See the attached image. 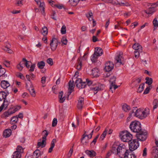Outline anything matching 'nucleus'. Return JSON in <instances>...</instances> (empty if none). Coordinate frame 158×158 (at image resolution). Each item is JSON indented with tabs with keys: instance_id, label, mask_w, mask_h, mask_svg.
I'll return each instance as SVG.
<instances>
[{
	"instance_id": "nucleus-11",
	"label": "nucleus",
	"mask_w": 158,
	"mask_h": 158,
	"mask_svg": "<svg viewBox=\"0 0 158 158\" xmlns=\"http://www.w3.org/2000/svg\"><path fill=\"white\" fill-rule=\"evenodd\" d=\"M84 103V99L83 98L80 97L78 100L77 107L78 109L81 110Z\"/></svg>"
},
{
	"instance_id": "nucleus-49",
	"label": "nucleus",
	"mask_w": 158,
	"mask_h": 158,
	"mask_svg": "<svg viewBox=\"0 0 158 158\" xmlns=\"http://www.w3.org/2000/svg\"><path fill=\"white\" fill-rule=\"evenodd\" d=\"M29 90L32 96L35 97V93L34 89L33 88H31V89H29Z\"/></svg>"
},
{
	"instance_id": "nucleus-5",
	"label": "nucleus",
	"mask_w": 158,
	"mask_h": 158,
	"mask_svg": "<svg viewBox=\"0 0 158 158\" xmlns=\"http://www.w3.org/2000/svg\"><path fill=\"white\" fill-rule=\"evenodd\" d=\"M129 143V150L133 151L136 150L139 146V143L137 139H133Z\"/></svg>"
},
{
	"instance_id": "nucleus-41",
	"label": "nucleus",
	"mask_w": 158,
	"mask_h": 158,
	"mask_svg": "<svg viewBox=\"0 0 158 158\" xmlns=\"http://www.w3.org/2000/svg\"><path fill=\"white\" fill-rule=\"evenodd\" d=\"M116 78L115 76H113L111 77L110 80V85L114 84H115Z\"/></svg>"
},
{
	"instance_id": "nucleus-35",
	"label": "nucleus",
	"mask_w": 158,
	"mask_h": 158,
	"mask_svg": "<svg viewBox=\"0 0 158 158\" xmlns=\"http://www.w3.org/2000/svg\"><path fill=\"white\" fill-rule=\"evenodd\" d=\"M37 65L38 68L40 69H43L45 66V63L43 61H42L38 63Z\"/></svg>"
},
{
	"instance_id": "nucleus-53",
	"label": "nucleus",
	"mask_w": 158,
	"mask_h": 158,
	"mask_svg": "<svg viewBox=\"0 0 158 158\" xmlns=\"http://www.w3.org/2000/svg\"><path fill=\"white\" fill-rule=\"evenodd\" d=\"M142 51H135L134 54L135 55V57L136 58H138L139 55V53L141 52Z\"/></svg>"
},
{
	"instance_id": "nucleus-25",
	"label": "nucleus",
	"mask_w": 158,
	"mask_h": 158,
	"mask_svg": "<svg viewBox=\"0 0 158 158\" xmlns=\"http://www.w3.org/2000/svg\"><path fill=\"white\" fill-rule=\"evenodd\" d=\"M46 140L43 139L42 141L38 142L37 143V148L41 147L42 148L44 147L46 145Z\"/></svg>"
},
{
	"instance_id": "nucleus-39",
	"label": "nucleus",
	"mask_w": 158,
	"mask_h": 158,
	"mask_svg": "<svg viewBox=\"0 0 158 158\" xmlns=\"http://www.w3.org/2000/svg\"><path fill=\"white\" fill-rule=\"evenodd\" d=\"M48 135V132L46 130H44L42 132V135H43L42 139L46 140V137Z\"/></svg>"
},
{
	"instance_id": "nucleus-60",
	"label": "nucleus",
	"mask_w": 158,
	"mask_h": 158,
	"mask_svg": "<svg viewBox=\"0 0 158 158\" xmlns=\"http://www.w3.org/2000/svg\"><path fill=\"white\" fill-rule=\"evenodd\" d=\"M73 146L72 148L70 149V150L67 154L68 157L69 158L72 155L73 152Z\"/></svg>"
},
{
	"instance_id": "nucleus-59",
	"label": "nucleus",
	"mask_w": 158,
	"mask_h": 158,
	"mask_svg": "<svg viewBox=\"0 0 158 158\" xmlns=\"http://www.w3.org/2000/svg\"><path fill=\"white\" fill-rule=\"evenodd\" d=\"M47 62L50 65H52L53 64L52 60V58L48 59L47 60Z\"/></svg>"
},
{
	"instance_id": "nucleus-40",
	"label": "nucleus",
	"mask_w": 158,
	"mask_h": 158,
	"mask_svg": "<svg viewBox=\"0 0 158 158\" xmlns=\"http://www.w3.org/2000/svg\"><path fill=\"white\" fill-rule=\"evenodd\" d=\"M23 61H24L25 66H26L27 68H29L30 66V64H31V63L29 61H27V60L24 58L23 59Z\"/></svg>"
},
{
	"instance_id": "nucleus-22",
	"label": "nucleus",
	"mask_w": 158,
	"mask_h": 158,
	"mask_svg": "<svg viewBox=\"0 0 158 158\" xmlns=\"http://www.w3.org/2000/svg\"><path fill=\"white\" fill-rule=\"evenodd\" d=\"M155 11L154 7L149 8L145 10V13L149 16L151 15Z\"/></svg>"
},
{
	"instance_id": "nucleus-29",
	"label": "nucleus",
	"mask_w": 158,
	"mask_h": 158,
	"mask_svg": "<svg viewBox=\"0 0 158 158\" xmlns=\"http://www.w3.org/2000/svg\"><path fill=\"white\" fill-rule=\"evenodd\" d=\"M56 142V140L55 139H53L52 140L51 144V147L49 149L48 152L51 153L55 145V143Z\"/></svg>"
},
{
	"instance_id": "nucleus-4",
	"label": "nucleus",
	"mask_w": 158,
	"mask_h": 158,
	"mask_svg": "<svg viewBox=\"0 0 158 158\" xmlns=\"http://www.w3.org/2000/svg\"><path fill=\"white\" fill-rule=\"evenodd\" d=\"M129 127L131 130L134 132L138 133L142 130L140 122L136 121L131 122L130 125Z\"/></svg>"
},
{
	"instance_id": "nucleus-10",
	"label": "nucleus",
	"mask_w": 158,
	"mask_h": 158,
	"mask_svg": "<svg viewBox=\"0 0 158 158\" xmlns=\"http://www.w3.org/2000/svg\"><path fill=\"white\" fill-rule=\"evenodd\" d=\"M35 1L36 2L38 5L39 3L40 4L39 6L40 8V10L42 11V14H43L44 13L45 4L43 0H35Z\"/></svg>"
},
{
	"instance_id": "nucleus-15",
	"label": "nucleus",
	"mask_w": 158,
	"mask_h": 158,
	"mask_svg": "<svg viewBox=\"0 0 158 158\" xmlns=\"http://www.w3.org/2000/svg\"><path fill=\"white\" fill-rule=\"evenodd\" d=\"M85 153L90 157H94L96 155V153L93 150H87L85 151Z\"/></svg>"
},
{
	"instance_id": "nucleus-21",
	"label": "nucleus",
	"mask_w": 158,
	"mask_h": 158,
	"mask_svg": "<svg viewBox=\"0 0 158 158\" xmlns=\"http://www.w3.org/2000/svg\"><path fill=\"white\" fill-rule=\"evenodd\" d=\"M11 110L9 109L7 111L4 113L2 115V118H6L10 116L13 114Z\"/></svg>"
},
{
	"instance_id": "nucleus-17",
	"label": "nucleus",
	"mask_w": 158,
	"mask_h": 158,
	"mask_svg": "<svg viewBox=\"0 0 158 158\" xmlns=\"http://www.w3.org/2000/svg\"><path fill=\"white\" fill-rule=\"evenodd\" d=\"M92 74L94 77H97L99 75V70L98 69L94 68L92 70Z\"/></svg>"
},
{
	"instance_id": "nucleus-31",
	"label": "nucleus",
	"mask_w": 158,
	"mask_h": 158,
	"mask_svg": "<svg viewBox=\"0 0 158 158\" xmlns=\"http://www.w3.org/2000/svg\"><path fill=\"white\" fill-rule=\"evenodd\" d=\"M98 56H98V55H97L94 52V54L91 56V61L93 62H96Z\"/></svg>"
},
{
	"instance_id": "nucleus-37",
	"label": "nucleus",
	"mask_w": 158,
	"mask_h": 158,
	"mask_svg": "<svg viewBox=\"0 0 158 158\" xmlns=\"http://www.w3.org/2000/svg\"><path fill=\"white\" fill-rule=\"evenodd\" d=\"M123 109L125 112H127L130 110V107L126 104H124L123 106Z\"/></svg>"
},
{
	"instance_id": "nucleus-52",
	"label": "nucleus",
	"mask_w": 158,
	"mask_h": 158,
	"mask_svg": "<svg viewBox=\"0 0 158 158\" xmlns=\"http://www.w3.org/2000/svg\"><path fill=\"white\" fill-rule=\"evenodd\" d=\"M3 50L9 53H11L13 52L12 50L7 47H5L3 48Z\"/></svg>"
},
{
	"instance_id": "nucleus-28",
	"label": "nucleus",
	"mask_w": 158,
	"mask_h": 158,
	"mask_svg": "<svg viewBox=\"0 0 158 158\" xmlns=\"http://www.w3.org/2000/svg\"><path fill=\"white\" fill-rule=\"evenodd\" d=\"M79 0H69V3L72 6H76L78 3Z\"/></svg>"
},
{
	"instance_id": "nucleus-24",
	"label": "nucleus",
	"mask_w": 158,
	"mask_h": 158,
	"mask_svg": "<svg viewBox=\"0 0 158 158\" xmlns=\"http://www.w3.org/2000/svg\"><path fill=\"white\" fill-rule=\"evenodd\" d=\"M63 95V92L61 91L59 92L58 98L59 99V102L61 103H63L65 100V97L64 96L63 98L62 96Z\"/></svg>"
},
{
	"instance_id": "nucleus-33",
	"label": "nucleus",
	"mask_w": 158,
	"mask_h": 158,
	"mask_svg": "<svg viewBox=\"0 0 158 158\" xmlns=\"http://www.w3.org/2000/svg\"><path fill=\"white\" fill-rule=\"evenodd\" d=\"M86 85L85 82H82L81 83L78 84L77 85V87L79 89H82L85 88Z\"/></svg>"
},
{
	"instance_id": "nucleus-51",
	"label": "nucleus",
	"mask_w": 158,
	"mask_h": 158,
	"mask_svg": "<svg viewBox=\"0 0 158 158\" xmlns=\"http://www.w3.org/2000/svg\"><path fill=\"white\" fill-rule=\"evenodd\" d=\"M136 107H134L133 108V109L131 110L130 113L129 114V117H131V116L132 115V114L134 113H135L136 111Z\"/></svg>"
},
{
	"instance_id": "nucleus-63",
	"label": "nucleus",
	"mask_w": 158,
	"mask_h": 158,
	"mask_svg": "<svg viewBox=\"0 0 158 158\" xmlns=\"http://www.w3.org/2000/svg\"><path fill=\"white\" fill-rule=\"evenodd\" d=\"M150 89L149 87H147L145 89L143 92V94H147L150 91Z\"/></svg>"
},
{
	"instance_id": "nucleus-8",
	"label": "nucleus",
	"mask_w": 158,
	"mask_h": 158,
	"mask_svg": "<svg viewBox=\"0 0 158 158\" xmlns=\"http://www.w3.org/2000/svg\"><path fill=\"white\" fill-rule=\"evenodd\" d=\"M132 151L127 150L124 154L123 158H136V156L132 152Z\"/></svg>"
},
{
	"instance_id": "nucleus-20",
	"label": "nucleus",
	"mask_w": 158,
	"mask_h": 158,
	"mask_svg": "<svg viewBox=\"0 0 158 158\" xmlns=\"http://www.w3.org/2000/svg\"><path fill=\"white\" fill-rule=\"evenodd\" d=\"M11 134V131L10 129H7L5 130L3 132V135L4 137L7 138L9 137Z\"/></svg>"
},
{
	"instance_id": "nucleus-19",
	"label": "nucleus",
	"mask_w": 158,
	"mask_h": 158,
	"mask_svg": "<svg viewBox=\"0 0 158 158\" xmlns=\"http://www.w3.org/2000/svg\"><path fill=\"white\" fill-rule=\"evenodd\" d=\"M1 85L2 88L5 89L9 87L10 84L8 81L3 80L1 82Z\"/></svg>"
},
{
	"instance_id": "nucleus-54",
	"label": "nucleus",
	"mask_w": 158,
	"mask_h": 158,
	"mask_svg": "<svg viewBox=\"0 0 158 158\" xmlns=\"http://www.w3.org/2000/svg\"><path fill=\"white\" fill-rule=\"evenodd\" d=\"M20 108V106H18L15 108H10V109L11 110V111L12 112H13V114L17 111L18 110H19Z\"/></svg>"
},
{
	"instance_id": "nucleus-9",
	"label": "nucleus",
	"mask_w": 158,
	"mask_h": 158,
	"mask_svg": "<svg viewBox=\"0 0 158 158\" xmlns=\"http://www.w3.org/2000/svg\"><path fill=\"white\" fill-rule=\"evenodd\" d=\"M113 68L114 64L113 62L108 61L105 64V70L106 72H109L111 71Z\"/></svg>"
},
{
	"instance_id": "nucleus-48",
	"label": "nucleus",
	"mask_w": 158,
	"mask_h": 158,
	"mask_svg": "<svg viewBox=\"0 0 158 158\" xmlns=\"http://www.w3.org/2000/svg\"><path fill=\"white\" fill-rule=\"evenodd\" d=\"M61 32L62 34H64L66 33V27L64 25H63L61 29Z\"/></svg>"
},
{
	"instance_id": "nucleus-46",
	"label": "nucleus",
	"mask_w": 158,
	"mask_h": 158,
	"mask_svg": "<svg viewBox=\"0 0 158 158\" xmlns=\"http://www.w3.org/2000/svg\"><path fill=\"white\" fill-rule=\"evenodd\" d=\"M118 87V85H115V84H113L112 85H110V91H111L112 93H113V91L112 89V88H114V91Z\"/></svg>"
},
{
	"instance_id": "nucleus-43",
	"label": "nucleus",
	"mask_w": 158,
	"mask_h": 158,
	"mask_svg": "<svg viewBox=\"0 0 158 158\" xmlns=\"http://www.w3.org/2000/svg\"><path fill=\"white\" fill-rule=\"evenodd\" d=\"M99 136V135H97L96 137L94 139L90 144V146L91 147H94V146Z\"/></svg>"
},
{
	"instance_id": "nucleus-6",
	"label": "nucleus",
	"mask_w": 158,
	"mask_h": 158,
	"mask_svg": "<svg viewBox=\"0 0 158 158\" xmlns=\"http://www.w3.org/2000/svg\"><path fill=\"white\" fill-rule=\"evenodd\" d=\"M147 133L146 131H142V130L138 133H137L136 136L139 140L144 141L147 138Z\"/></svg>"
},
{
	"instance_id": "nucleus-30",
	"label": "nucleus",
	"mask_w": 158,
	"mask_h": 158,
	"mask_svg": "<svg viewBox=\"0 0 158 158\" xmlns=\"http://www.w3.org/2000/svg\"><path fill=\"white\" fill-rule=\"evenodd\" d=\"M7 96V94L4 91L0 92V101L4 100Z\"/></svg>"
},
{
	"instance_id": "nucleus-16",
	"label": "nucleus",
	"mask_w": 158,
	"mask_h": 158,
	"mask_svg": "<svg viewBox=\"0 0 158 158\" xmlns=\"http://www.w3.org/2000/svg\"><path fill=\"white\" fill-rule=\"evenodd\" d=\"M142 112L141 109H137L135 113V116L142 119Z\"/></svg>"
},
{
	"instance_id": "nucleus-36",
	"label": "nucleus",
	"mask_w": 158,
	"mask_h": 158,
	"mask_svg": "<svg viewBox=\"0 0 158 158\" xmlns=\"http://www.w3.org/2000/svg\"><path fill=\"white\" fill-rule=\"evenodd\" d=\"M107 130L106 129H105V130L103 132L102 134L101 135L99 139V140L100 141H102L103 140L104 138L105 137Z\"/></svg>"
},
{
	"instance_id": "nucleus-23",
	"label": "nucleus",
	"mask_w": 158,
	"mask_h": 158,
	"mask_svg": "<svg viewBox=\"0 0 158 158\" xmlns=\"http://www.w3.org/2000/svg\"><path fill=\"white\" fill-rule=\"evenodd\" d=\"M95 52L98 55V56H100L103 53V50L100 47H97L95 48Z\"/></svg>"
},
{
	"instance_id": "nucleus-55",
	"label": "nucleus",
	"mask_w": 158,
	"mask_h": 158,
	"mask_svg": "<svg viewBox=\"0 0 158 158\" xmlns=\"http://www.w3.org/2000/svg\"><path fill=\"white\" fill-rule=\"evenodd\" d=\"M61 42L63 44L66 45L67 43V40L66 38L65 37H63L61 39Z\"/></svg>"
},
{
	"instance_id": "nucleus-1",
	"label": "nucleus",
	"mask_w": 158,
	"mask_h": 158,
	"mask_svg": "<svg viewBox=\"0 0 158 158\" xmlns=\"http://www.w3.org/2000/svg\"><path fill=\"white\" fill-rule=\"evenodd\" d=\"M127 150L126 149L125 146L122 144L119 145L117 147H116L115 145H114L112 148V152L113 153L118 155L119 158L123 157L124 154Z\"/></svg>"
},
{
	"instance_id": "nucleus-34",
	"label": "nucleus",
	"mask_w": 158,
	"mask_h": 158,
	"mask_svg": "<svg viewBox=\"0 0 158 158\" xmlns=\"http://www.w3.org/2000/svg\"><path fill=\"white\" fill-rule=\"evenodd\" d=\"M86 17L88 18L89 20L90 21H93V20H94L92 17L93 16V14L91 11H89V13L87 14H86Z\"/></svg>"
},
{
	"instance_id": "nucleus-57",
	"label": "nucleus",
	"mask_w": 158,
	"mask_h": 158,
	"mask_svg": "<svg viewBox=\"0 0 158 158\" xmlns=\"http://www.w3.org/2000/svg\"><path fill=\"white\" fill-rule=\"evenodd\" d=\"M57 122V119L56 118H54L53 119L52 122V127H54L56 126Z\"/></svg>"
},
{
	"instance_id": "nucleus-12",
	"label": "nucleus",
	"mask_w": 158,
	"mask_h": 158,
	"mask_svg": "<svg viewBox=\"0 0 158 158\" xmlns=\"http://www.w3.org/2000/svg\"><path fill=\"white\" fill-rule=\"evenodd\" d=\"M88 139H89V135H85L84 134L83 135V137L81 139V142L83 144L86 145L89 142Z\"/></svg>"
},
{
	"instance_id": "nucleus-50",
	"label": "nucleus",
	"mask_w": 158,
	"mask_h": 158,
	"mask_svg": "<svg viewBox=\"0 0 158 158\" xmlns=\"http://www.w3.org/2000/svg\"><path fill=\"white\" fill-rule=\"evenodd\" d=\"M153 25L154 27H158V21L156 18H155L153 21Z\"/></svg>"
},
{
	"instance_id": "nucleus-61",
	"label": "nucleus",
	"mask_w": 158,
	"mask_h": 158,
	"mask_svg": "<svg viewBox=\"0 0 158 158\" xmlns=\"http://www.w3.org/2000/svg\"><path fill=\"white\" fill-rule=\"evenodd\" d=\"M6 99L4 100L3 103L2 104V105H3V106H4L5 108L7 107L8 104V101L7 100L6 101Z\"/></svg>"
},
{
	"instance_id": "nucleus-64",
	"label": "nucleus",
	"mask_w": 158,
	"mask_h": 158,
	"mask_svg": "<svg viewBox=\"0 0 158 158\" xmlns=\"http://www.w3.org/2000/svg\"><path fill=\"white\" fill-rule=\"evenodd\" d=\"M134 49L135 50V51H142V46L140 45L137 47V48H135V49Z\"/></svg>"
},
{
	"instance_id": "nucleus-58",
	"label": "nucleus",
	"mask_w": 158,
	"mask_h": 158,
	"mask_svg": "<svg viewBox=\"0 0 158 158\" xmlns=\"http://www.w3.org/2000/svg\"><path fill=\"white\" fill-rule=\"evenodd\" d=\"M23 151V149L22 147L19 146L16 148V152H18L20 153L21 152H22Z\"/></svg>"
},
{
	"instance_id": "nucleus-47",
	"label": "nucleus",
	"mask_w": 158,
	"mask_h": 158,
	"mask_svg": "<svg viewBox=\"0 0 158 158\" xmlns=\"http://www.w3.org/2000/svg\"><path fill=\"white\" fill-rule=\"evenodd\" d=\"M54 7L59 9H61L63 8H64V6L63 5L59 3L56 4L54 5Z\"/></svg>"
},
{
	"instance_id": "nucleus-13",
	"label": "nucleus",
	"mask_w": 158,
	"mask_h": 158,
	"mask_svg": "<svg viewBox=\"0 0 158 158\" xmlns=\"http://www.w3.org/2000/svg\"><path fill=\"white\" fill-rule=\"evenodd\" d=\"M122 55V53L121 52H120L119 54L115 58V63H118L119 64H121L122 63L121 62V61L123 59Z\"/></svg>"
},
{
	"instance_id": "nucleus-7",
	"label": "nucleus",
	"mask_w": 158,
	"mask_h": 158,
	"mask_svg": "<svg viewBox=\"0 0 158 158\" xmlns=\"http://www.w3.org/2000/svg\"><path fill=\"white\" fill-rule=\"evenodd\" d=\"M58 40L55 38H52L50 43V48L52 51H54L56 50L58 46Z\"/></svg>"
},
{
	"instance_id": "nucleus-32",
	"label": "nucleus",
	"mask_w": 158,
	"mask_h": 158,
	"mask_svg": "<svg viewBox=\"0 0 158 158\" xmlns=\"http://www.w3.org/2000/svg\"><path fill=\"white\" fill-rule=\"evenodd\" d=\"M21 157V153L15 151L12 155V158H20Z\"/></svg>"
},
{
	"instance_id": "nucleus-18",
	"label": "nucleus",
	"mask_w": 158,
	"mask_h": 158,
	"mask_svg": "<svg viewBox=\"0 0 158 158\" xmlns=\"http://www.w3.org/2000/svg\"><path fill=\"white\" fill-rule=\"evenodd\" d=\"M73 81L72 82H71V81H70L69 82V91L68 93V96H69V95H70L71 94L73 90L74 86H73Z\"/></svg>"
},
{
	"instance_id": "nucleus-56",
	"label": "nucleus",
	"mask_w": 158,
	"mask_h": 158,
	"mask_svg": "<svg viewBox=\"0 0 158 158\" xmlns=\"http://www.w3.org/2000/svg\"><path fill=\"white\" fill-rule=\"evenodd\" d=\"M34 154L36 155V157L35 158H38L40 155V152L39 150L36 149L34 152Z\"/></svg>"
},
{
	"instance_id": "nucleus-2",
	"label": "nucleus",
	"mask_w": 158,
	"mask_h": 158,
	"mask_svg": "<svg viewBox=\"0 0 158 158\" xmlns=\"http://www.w3.org/2000/svg\"><path fill=\"white\" fill-rule=\"evenodd\" d=\"M86 82L89 86L93 85V86L91 88V89L94 91V94H96L98 91L102 90L104 88L103 85L93 81L89 79H86Z\"/></svg>"
},
{
	"instance_id": "nucleus-27",
	"label": "nucleus",
	"mask_w": 158,
	"mask_h": 158,
	"mask_svg": "<svg viewBox=\"0 0 158 158\" xmlns=\"http://www.w3.org/2000/svg\"><path fill=\"white\" fill-rule=\"evenodd\" d=\"M18 119L17 116H13L11 118L10 123L12 125L15 124L17 122Z\"/></svg>"
},
{
	"instance_id": "nucleus-42",
	"label": "nucleus",
	"mask_w": 158,
	"mask_h": 158,
	"mask_svg": "<svg viewBox=\"0 0 158 158\" xmlns=\"http://www.w3.org/2000/svg\"><path fill=\"white\" fill-rule=\"evenodd\" d=\"M144 86V84H142L140 85L138 89V92L141 93L143 90Z\"/></svg>"
},
{
	"instance_id": "nucleus-14",
	"label": "nucleus",
	"mask_w": 158,
	"mask_h": 158,
	"mask_svg": "<svg viewBox=\"0 0 158 158\" xmlns=\"http://www.w3.org/2000/svg\"><path fill=\"white\" fill-rule=\"evenodd\" d=\"M142 118L144 119L149 114V109L148 108H146L144 110L142 109Z\"/></svg>"
},
{
	"instance_id": "nucleus-3",
	"label": "nucleus",
	"mask_w": 158,
	"mask_h": 158,
	"mask_svg": "<svg viewBox=\"0 0 158 158\" xmlns=\"http://www.w3.org/2000/svg\"><path fill=\"white\" fill-rule=\"evenodd\" d=\"M119 137L122 141L124 142H129L132 139L133 136L127 131H123L120 133Z\"/></svg>"
},
{
	"instance_id": "nucleus-44",
	"label": "nucleus",
	"mask_w": 158,
	"mask_h": 158,
	"mask_svg": "<svg viewBox=\"0 0 158 158\" xmlns=\"http://www.w3.org/2000/svg\"><path fill=\"white\" fill-rule=\"evenodd\" d=\"M145 80H146V83L147 84L149 85H151L152 82V78L147 77Z\"/></svg>"
},
{
	"instance_id": "nucleus-62",
	"label": "nucleus",
	"mask_w": 158,
	"mask_h": 158,
	"mask_svg": "<svg viewBox=\"0 0 158 158\" xmlns=\"http://www.w3.org/2000/svg\"><path fill=\"white\" fill-rule=\"evenodd\" d=\"M82 82V80L81 78H77L76 79L75 81V83L76 85L78 84L81 83Z\"/></svg>"
},
{
	"instance_id": "nucleus-26",
	"label": "nucleus",
	"mask_w": 158,
	"mask_h": 158,
	"mask_svg": "<svg viewBox=\"0 0 158 158\" xmlns=\"http://www.w3.org/2000/svg\"><path fill=\"white\" fill-rule=\"evenodd\" d=\"M152 153L154 157H158V148L156 147H153Z\"/></svg>"
},
{
	"instance_id": "nucleus-45",
	"label": "nucleus",
	"mask_w": 158,
	"mask_h": 158,
	"mask_svg": "<svg viewBox=\"0 0 158 158\" xmlns=\"http://www.w3.org/2000/svg\"><path fill=\"white\" fill-rule=\"evenodd\" d=\"M153 109L156 108L158 106V100L157 99L154 100L153 102Z\"/></svg>"
},
{
	"instance_id": "nucleus-38",
	"label": "nucleus",
	"mask_w": 158,
	"mask_h": 158,
	"mask_svg": "<svg viewBox=\"0 0 158 158\" xmlns=\"http://www.w3.org/2000/svg\"><path fill=\"white\" fill-rule=\"evenodd\" d=\"M42 30L43 31L42 33V34L44 36L46 35L48 33V30L47 27L44 26L42 28Z\"/></svg>"
}]
</instances>
